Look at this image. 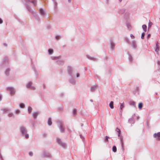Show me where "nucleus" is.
Instances as JSON below:
<instances>
[{"label":"nucleus","mask_w":160,"mask_h":160,"mask_svg":"<svg viewBox=\"0 0 160 160\" xmlns=\"http://www.w3.org/2000/svg\"><path fill=\"white\" fill-rule=\"evenodd\" d=\"M128 121L130 123L134 124V121L133 118H129L128 120Z\"/></svg>","instance_id":"22"},{"label":"nucleus","mask_w":160,"mask_h":160,"mask_svg":"<svg viewBox=\"0 0 160 160\" xmlns=\"http://www.w3.org/2000/svg\"><path fill=\"white\" fill-rule=\"evenodd\" d=\"M3 20H2L1 18H0V24H2L3 23Z\"/></svg>","instance_id":"47"},{"label":"nucleus","mask_w":160,"mask_h":160,"mask_svg":"<svg viewBox=\"0 0 160 160\" xmlns=\"http://www.w3.org/2000/svg\"><path fill=\"white\" fill-rule=\"evenodd\" d=\"M121 143L122 144V147H123V143L122 141L121 142Z\"/></svg>","instance_id":"56"},{"label":"nucleus","mask_w":160,"mask_h":160,"mask_svg":"<svg viewBox=\"0 0 160 160\" xmlns=\"http://www.w3.org/2000/svg\"><path fill=\"white\" fill-rule=\"evenodd\" d=\"M52 121L51 118L50 117L48 118V123L49 126H50L52 124Z\"/></svg>","instance_id":"23"},{"label":"nucleus","mask_w":160,"mask_h":160,"mask_svg":"<svg viewBox=\"0 0 160 160\" xmlns=\"http://www.w3.org/2000/svg\"><path fill=\"white\" fill-rule=\"evenodd\" d=\"M26 2H25V4L26 7L28 10L29 12L32 14H33L34 13V12L33 11L28 4L27 2L31 3L33 5L34 7H36L37 5V0H26Z\"/></svg>","instance_id":"1"},{"label":"nucleus","mask_w":160,"mask_h":160,"mask_svg":"<svg viewBox=\"0 0 160 160\" xmlns=\"http://www.w3.org/2000/svg\"><path fill=\"white\" fill-rule=\"evenodd\" d=\"M39 112H35L33 113V117L34 119L37 118Z\"/></svg>","instance_id":"20"},{"label":"nucleus","mask_w":160,"mask_h":160,"mask_svg":"<svg viewBox=\"0 0 160 160\" xmlns=\"http://www.w3.org/2000/svg\"><path fill=\"white\" fill-rule=\"evenodd\" d=\"M43 155L44 157H50L51 155L46 152H44L43 153Z\"/></svg>","instance_id":"26"},{"label":"nucleus","mask_w":160,"mask_h":160,"mask_svg":"<svg viewBox=\"0 0 160 160\" xmlns=\"http://www.w3.org/2000/svg\"><path fill=\"white\" fill-rule=\"evenodd\" d=\"M48 51L49 55L52 54L53 52V50L52 49H49Z\"/></svg>","instance_id":"25"},{"label":"nucleus","mask_w":160,"mask_h":160,"mask_svg":"<svg viewBox=\"0 0 160 160\" xmlns=\"http://www.w3.org/2000/svg\"><path fill=\"white\" fill-rule=\"evenodd\" d=\"M10 70V68H7L4 71L5 74L7 76L9 75Z\"/></svg>","instance_id":"13"},{"label":"nucleus","mask_w":160,"mask_h":160,"mask_svg":"<svg viewBox=\"0 0 160 160\" xmlns=\"http://www.w3.org/2000/svg\"><path fill=\"white\" fill-rule=\"evenodd\" d=\"M130 37L132 39H134L135 38V37L132 34H130Z\"/></svg>","instance_id":"45"},{"label":"nucleus","mask_w":160,"mask_h":160,"mask_svg":"<svg viewBox=\"0 0 160 160\" xmlns=\"http://www.w3.org/2000/svg\"><path fill=\"white\" fill-rule=\"evenodd\" d=\"M128 57H129V61L130 62L132 61V60H133V59H132V56L131 55H130L129 54Z\"/></svg>","instance_id":"37"},{"label":"nucleus","mask_w":160,"mask_h":160,"mask_svg":"<svg viewBox=\"0 0 160 160\" xmlns=\"http://www.w3.org/2000/svg\"><path fill=\"white\" fill-rule=\"evenodd\" d=\"M96 86H92L91 88V91L92 92H94L96 89Z\"/></svg>","instance_id":"30"},{"label":"nucleus","mask_w":160,"mask_h":160,"mask_svg":"<svg viewBox=\"0 0 160 160\" xmlns=\"http://www.w3.org/2000/svg\"><path fill=\"white\" fill-rule=\"evenodd\" d=\"M52 0L53 3L54 10L55 11H56L58 6V3L56 2V0Z\"/></svg>","instance_id":"12"},{"label":"nucleus","mask_w":160,"mask_h":160,"mask_svg":"<svg viewBox=\"0 0 160 160\" xmlns=\"http://www.w3.org/2000/svg\"><path fill=\"white\" fill-rule=\"evenodd\" d=\"M57 142L58 144L63 148L65 147L66 146V144L62 142V141H58Z\"/></svg>","instance_id":"14"},{"label":"nucleus","mask_w":160,"mask_h":160,"mask_svg":"<svg viewBox=\"0 0 160 160\" xmlns=\"http://www.w3.org/2000/svg\"><path fill=\"white\" fill-rule=\"evenodd\" d=\"M83 123H81V126H82V127L83 126Z\"/></svg>","instance_id":"59"},{"label":"nucleus","mask_w":160,"mask_h":160,"mask_svg":"<svg viewBox=\"0 0 160 160\" xmlns=\"http://www.w3.org/2000/svg\"><path fill=\"white\" fill-rule=\"evenodd\" d=\"M80 138L81 139H82V140L84 139V138L82 135L80 134Z\"/></svg>","instance_id":"46"},{"label":"nucleus","mask_w":160,"mask_h":160,"mask_svg":"<svg viewBox=\"0 0 160 160\" xmlns=\"http://www.w3.org/2000/svg\"><path fill=\"white\" fill-rule=\"evenodd\" d=\"M112 151L114 152H116L117 151V148L115 146H114L112 147Z\"/></svg>","instance_id":"38"},{"label":"nucleus","mask_w":160,"mask_h":160,"mask_svg":"<svg viewBox=\"0 0 160 160\" xmlns=\"http://www.w3.org/2000/svg\"><path fill=\"white\" fill-rule=\"evenodd\" d=\"M87 57L89 59L95 61L96 60V59L93 58V57H90L88 55H86Z\"/></svg>","instance_id":"21"},{"label":"nucleus","mask_w":160,"mask_h":160,"mask_svg":"<svg viewBox=\"0 0 160 160\" xmlns=\"http://www.w3.org/2000/svg\"><path fill=\"white\" fill-rule=\"evenodd\" d=\"M42 136L43 137H45L47 136V134L46 133H43L42 134Z\"/></svg>","instance_id":"50"},{"label":"nucleus","mask_w":160,"mask_h":160,"mask_svg":"<svg viewBox=\"0 0 160 160\" xmlns=\"http://www.w3.org/2000/svg\"><path fill=\"white\" fill-rule=\"evenodd\" d=\"M130 105L133 106H134L135 107H136V104L133 101H130Z\"/></svg>","instance_id":"28"},{"label":"nucleus","mask_w":160,"mask_h":160,"mask_svg":"<svg viewBox=\"0 0 160 160\" xmlns=\"http://www.w3.org/2000/svg\"><path fill=\"white\" fill-rule=\"evenodd\" d=\"M8 60L7 58H5L3 60L1 66L2 67H5L8 65Z\"/></svg>","instance_id":"7"},{"label":"nucleus","mask_w":160,"mask_h":160,"mask_svg":"<svg viewBox=\"0 0 160 160\" xmlns=\"http://www.w3.org/2000/svg\"><path fill=\"white\" fill-rule=\"evenodd\" d=\"M109 138L107 136H106V138H105V139L104 140H108V139Z\"/></svg>","instance_id":"49"},{"label":"nucleus","mask_w":160,"mask_h":160,"mask_svg":"<svg viewBox=\"0 0 160 160\" xmlns=\"http://www.w3.org/2000/svg\"><path fill=\"white\" fill-rule=\"evenodd\" d=\"M3 45L5 47H7V44L6 43H4Z\"/></svg>","instance_id":"54"},{"label":"nucleus","mask_w":160,"mask_h":160,"mask_svg":"<svg viewBox=\"0 0 160 160\" xmlns=\"http://www.w3.org/2000/svg\"><path fill=\"white\" fill-rule=\"evenodd\" d=\"M152 23L150 21H149V22L148 23V28H149L151 27L152 26Z\"/></svg>","instance_id":"40"},{"label":"nucleus","mask_w":160,"mask_h":160,"mask_svg":"<svg viewBox=\"0 0 160 160\" xmlns=\"http://www.w3.org/2000/svg\"><path fill=\"white\" fill-rule=\"evenodd\" d=\"M124 39L125 41H126V42L127 43H129V40L128 38L127 37H124Z\"/></svg>","instance_id":"31"},{"label":"nucleus","mask_w":160,"mask_h":160,"mask_svg":"<svg viewBox=\"0 0 160 160\" xmlns=\"http://www.w3.org/2000/svg\"><path fill=\"white\" fill-rule=\"evenodd\" d=\"M7 90L9 92L11 96H14L16 92L15 89L13 87H8L7 88Z\"/></svg>","instance_id":"5"},{"label":"nucleus","mask_w":160,"mask_h":160,"mask_svg":"<svg viewBox=\"0 0 160 160\" xmlns=\"http://www.w3.org/2000/svg\"><path fill=\"white\" fill-rule=\"evenodd\" d=\"M58 128L60 129L61 132L63 133L64 132L65 129L63 127V126L61 123H60L58 126Z\"/></svg>","instance_id":"16"},{"label":"nucleus","mask_w":160,"mask_h":160,"mask_svg":"<svg viewBox=\"0 0 160 160\" xmlns=\"http://www.w3.org/2000/svg\"><path fill=\"white\" fill-rule=\"evenodd\" d=\"M126 10L124 8L119 10L118 13L121 14H123L125 12Z\"/></svg>","instance_id":"19"},{"label":"nucleus","mask_w":160,"mask_h":160,"mask_svg":"<svg viewBox=\"0 0 160 160\" xmlns=\"http://www.w3.org/2000/svg\"><path fill=\"white\" fill-rule=\"evenodd\" d=\"M2 96L0 94V101H1L2 100Z\"/></svg>","instance_id":"55"},{"label":"nucleus","mask_w":160,"mask_h":160,"mask_svg":"<svg viewBox=\"0 0 160 160\" xmlns=\"http://www.w3.org/2000/svg\"><path fill=\"white\" fill-rule=\"evenodd\" d=\"M25 106V104L23 103H21L19 104V107L21 108H24Z\"/></svg>","instance_id":"33"},{"label":"nucleus","mask_w":160,"mask_h":160,"mask_svg":"<svg viewBox=\"0 0 160 160\" xmlns=\"http://www.w3.org/2000/svg\"><path fill=\"white\" fill-rule=\"evenodd\" d=\"M109 107L111 109H113L114 108L113 107V101H111L109 104Z\"/></svg>","instance_id":"24"},{"label":"nucleus","mask_w":160,"mask_h":160,"mask_svg":"<svg viewBox=\"0 0 160 160\" xmlns=\"http://www.w3.org/2000/svg\"><path fill=\"white\" fill-rule=\"evenodd\" d=\"M90 101H91L92 102H93V100L92 99H90Z\"/></svg>","instance_id":"58"},{"label":"nucleus","mask_w":160,"mask_h":160,"mask_svg":"<svg viewBox=\"0 0 160 160\" xmlns=\"http://www.w3.org/2000/svg\"><path fill=\"white\" fill-rule=\"evenodd\" d=\"M120 2H121L122 1V0H118Z\"/></svg>","instance_id":"60"},{"label":"nucleus","mask_w":160,"mask_h":160,"mask_svg":"<svg viewBox=\"0 0 160 160\" xmlns=\"http://www.w3.org/2000/svg\"><path fill=\"white\" fill-rule=\"evenodd\" d=\"M68 70L69 75L72 78L75 76V74L76 71L72 68L70 66H68Z\"/></svg>","instance_id":"3"},{"label":"nucleus","mask_w":160,"mask_h":160,"mask_svg":"<svg viewBox=\"0 0 160 160\" xmlns=\"http://www.w3.org/2000/svg\"><path fill=\"white\" fill-rule=\"evenodd\" d=\"M158 44V43L157 42L156 44V47L155 49V51L157 53L158 52L159 49V46Z\"/></svg>","instance_id":"18"},{"label":"nucleus","mask_w":160,"mask_h":160,"mask_svg":"<svg viewBox=\"0 0 160 160\" xmlns=\"http://www.w3.org/2000/svg\"><path fill=\"white\" fill-rule=\"evenodd\" d=\"M8 116L9 118H10L14 116V114L12 113H10L8 114Z\"/></svg>","instance_id":"36"},{"label":"nucleus","mask_w":160,"mask_h":160,"mask_svg":"<svg viewBox=\"0 0 160 160\" xmlns=\"http://www.w3.org/2000/svg\"><path fill=\"white\" fill-rule=\"evenodd\" d=\"M39 12L40 14L43 17H44L46 16V12L45 10L42 8H40L39 9Z\"/></svg>","instance_id":"6"},{"label":"nucleus","mask_w":160,"mask_h":160,"mask_svg":"<svg viewBox=\"0 0 160 160\" xmlns=\"http://www.w3.org/2000/svg\"><path fill=\"white\" fill-rule=\"evenodd\" d=\"M127 27L129 29H130L131 28V25L128 23L127 24Z\"/></svg>","instance_id":"42"},{"label":"nucleus","mask_w":160,"mask_h":160,"mask_svg":"<svg viewBox=\"0 0 160 160\" xmlns=\"http://www.w3.org/2000/svg\"><path fill=\"white\" fill-rule=\"evenodd\" d=\"M151 37V35L150 34H149L147 36V38H148H148H150Z\"/></svg>","instance_id":"48"},{"label":"nucleus","mask_w":160,"mask_h":160,"mask_svg":"<svg viewBox=\"0 0 160 160\" xmlns=\"http://www.w3.org/2000/svg\"><path fill=\"white\" fill-rule=\"evenodd\" d=\"M51 59L52 60H57V63L59 65L63 64L64 61L62 59H61L59 57L55 56H52L51 57Z\"/></svg>","instance_id":"4"},{"label":"nucleus","mask_w":160,"mask_h":160,"mask_svg":"<svg viewBox=\"0 0 160 160\" xmlns=\"http://www.w3.org/2000/svg\"><path fill=\"white\" fill-rule=\"evenodd\" d=\"M57 140H61V139H60L58 138V139H57Z\"/></svg>","instance_id":"62"},{"label":"nucleus","mask_w":160,"mask_h":160,"mask_svg":"<svg viewBox=\"0 0 160 160\" xmlns=\"http://www.w3.org/2000/svg\"><path fill=\"white\" fill-rule=\"evenodd\" d=\"M153 137L156 139H158L159 140L160 138V132H158L157 133H154L153 134Z\"/></svg>","instance_id":"11"},{"label":"nucleus","mask_w":160,"mask_h":160,"mask_svg":"<svg viewBox=\"0 0 160 160\" xmlns=\"http://www.w3.org/2000/svg\"><path fill=\"white\" fill-rule=\"evenodd\" d=\"M43 88H44V89L45 88V85H43Z\"/></svg>","instance_id":"61"},{"label":"nucleus","mask_w":160,"mask_h":160,"mask_svg":"<svg viewBox=\"0 0 160 160\" xmlns=\"http://www.w3.org/2000/svg\"><path fill=\"white\" fill-rule=\"evenodd\" d=\"M159 140H160V138H159Z\"/></svg>","instance_id":"63"},{"label":"nucleus","mask_w":160,"mask_h":160,"mask_svg":"<svg viewBox=\"0 0 160 160\" xmlns=\"http://www.w3.org/2000/svg\"><path fill=\"white\" fill-rule=\"evenodd\" d=\"M116 131L118 133V136L120 138V140H123V138L120 136L121 131L118 128H117L116 129Z\"/></svg>","instance_id":"15"},{"label":"nucleus","mask_w":160,"mask_h":160,"mask_svg":"<svg viewBox=\"0 0 160 160\" xmlns=\"http://www.w3.org/2000/svg\"><path fill=\"white\" fill-rule=\"evenodd\" d=\"M131 45L133 49H136L137 48V44L136 41L135 40H133L131 42Z\"/></svg>","instance_id":"10"},{"label":"nucleus","mask_w":160,"mask_h":160,"mask_svg":"<svg viewBox=\"0 0 160 160\" xmlns=\"http://www.w3.org/2000/svg\"><path fill=\"white\" fill-rule=\"evenodd\" d=\"M145 36V33L144 32H143L142 33L141 35V38L142 39H144V38Z\"/></svg>","instance_id":"41"},{"label":"nucleus","mask_w":160,"mask_h":160,"mask_svg":"<svg viewBox=\"0 0 160 160\" xmlns=\"http://www.w3.org/2000/svg\"><path fill=\"white\" fill-rule=\"evenodd\" d=\"M20 111L18 109H16L15 111V112L16 114H19L20 113Z\"/></svg>","instance_id":"35"},{"label":"nucleus","mask_w":160,"mask_h":160,"mask_svg":"<svg viewBox=\"0 0 160 160\" xmlns=\"http://www.w3.org/2000/svg\"><path fill=\"white\" fill-rule=\"evenodd\" d=\"M20 131L22 135L24 136L26 139H27L29 138V135L27 134V130L26 128L24 126H22L20 128Z\"/></svg>","instance_id":"2"},{"label":"nucleus","mask_w":160,"mask_h":160,"mask_svg":"<svg viewBox=\"0 0 160 160\" xmlns=\"http://www.w3.org/2000/svg\"><path fill=\"white\" fill-rule=\"evenodd\" d=\"M69 81L70 83L72 84H74L76 82L73 77L72 78V77H71V78L69 79Z\"/></svg>","instance_id":"17"},{"label":"nucleus","mask_w":160,"mask_h":160,"mask_svg":"<svg viewBox=\"0 0 160 160\" xmlns=\"http://www.w3.org/2000/svg\"><path fill=\"white\" fill-rule=\"evenodd\" d=\"M61 38V37L60 36H59V35H57L55 37V38L57 40H59V39H60Z\"/></svg>","instance_id":"39"},{"label":"nucleus","mask_w":160,"mask_h":160,"mask_svg":"<svg viewBox=\"0 0 160 160\" xmlns=\"http://www.w3.org/2000/svg\"><path fill=\"white\" fill-rule=\"evenodd\" d=\"M157 64L158 65H159L160 64V62L158 60L157 62Z\"/></svg>","instance_id":"51"},{"label":"nucleus","mask_w":160,"mask_h":160,"mask_svg":"<svg viewBox=\"0 0 160 160\" xmlns=\"http://www.w3.org/2000/svg\"><path fill=\"white\" fill-rule=\"evenodd\" d=\"M69 3L71 2V0H68Z\"/></svg>","instance_id":"57"},{"label":"nucleus","mask_w":160,"mask_h":160,"mask_svg":"<svg viewBox=\"0 0 160 160\" xmlns=\"http://www.w3.org/2000/svg\"><path fill=\"white\" fill-rule=\"evenodd\" d=\"M73 113L74 115H75L76 114V110L75 109H74L73 110Z\"/></svg>","instance_id":"44"},{"label":"nucleus","mask_w":160,"mask_h":160,"mask_svg":"<svg viewBox=\"0 0 160 160\" xmlns=\"http://www.w3.org/2000/svg\"><path fill=\"white\" fill-rule=\"evenodd\" d=\"M143 106V104L141 102L139 103L138 104V108L140 109H141Z\"/></svg>","instance_id":"34"},{"label":"nucleus","mask_w":160,"mask_h":160,"mask_svg":"<svg viewBox=\"0 0 160 160\" xmlns=\"http://www.w3.org/2000/svg\"><path fill=\"white\" fill-rule=\"evenodd\" d=\"M79 76H80V75H79V73H77V75H76V77H79Z\"/></svg>","instance_id":"53"},{"label":"nucleus","mask_w":160,"mask_h":160,"mask_svg":"<svg viewBox=\"0 0 160 160\" xmlns=\"http://www.w3.org/2000/svg\"><path fill=\"white\" fill-rule=\"evenodd\" d=\"M120 109L121 110H122V108L124 107V103L123 102L122 103H120Z\"/></svg>","instance_id":"29"},{"label":"nucleus","mask_w":160,"mask_h":160,"mask_svg":"<svg viewBox=\"0 0 160 160\" xmlns=\"http://www.w3.org/2000/svg\"><path fill=\"white\" fill-rule=\"evenodd\" d=\"M33 153L32 152H29V155L31 156H32V155Z\"/></svg>","instance_id":"52"},{"label":"nucleus","mask_w":160,"mask_h":160,"mask_svg":"<svg viewBox=\"0 0 160 160\" xmlns=\"http://www.w3.org/2000/svg\"><path fill=\"white\" fill-rule=\"evenodd\" d=\"M8 110H9L8 108H5V109H4L3 110V112H6L7 111H8Z\"/></svg>","instance_id":"43"},{"label":"nucleus","mask_w":160,"mask_h":160,"mask_svg":"<svg viewBox=\"0 0 160 160\" xmlns=\"http://www.w3.org/2000/svg\"><path fill=\"white\" fill-rule=\"evenodd\" d=\"M115 46V43L114 42L112 39H111L110 40V46L111 49L113 50Z\"/></svg>","instance_id":"9"},{"label":"nucleus","mask_w":160,"mask_h":160,"mask_svg":"<svg viewBox=\"0 0 160 160\" xmlns=\"http://www.w3.org/2000/svg\"><path fill=\"white\" fill-rule=\"evenodd\" d=\"M32 82H29L26 85V87L27 88H30V89L33 90H35L36 88L34 86H32Z\"/></svg>","instance_id":"8"},{"label":"nucleus","mask_w":160,"mask_h":160,"mask_svg":"<svg viewBox=\"0 0 160 160\" xmlns=\"http://www.w3.org/2000/svg\"><path fill=\"white\" fill-rule=\"evenodd\" d=\"M142 28L144 30V31L145 32L146 31L147 26L146 25H142Z\"/></svg>","instance_id":"27"},{"label":"nucleus","mask_w":160,"mask_h":160,"mask_svg":"<svg viewBox=\"0 0 160 160\" xmlns=\"http://www.w3.org/2000/svg\"><path fill=\"white\" fill-rule=\"evenodd\" d=\"M32 110V108L31 107L29 106L28 107V112L29 113H30L31 112Z\"/></svg>","instance_id":"32"}]
</instances>
